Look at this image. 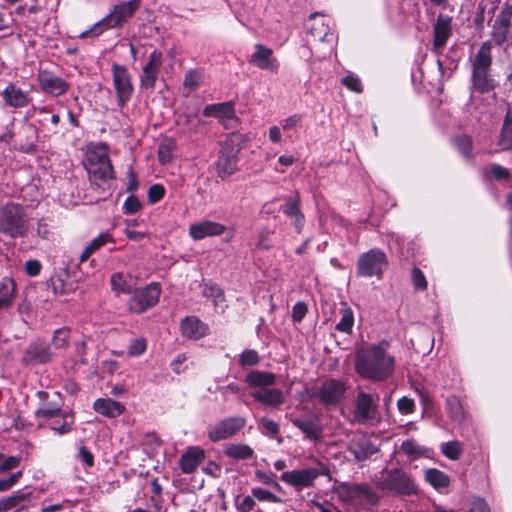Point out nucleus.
I'll use <instances>...</instances> for the list:
<instances>
[{
  "mask_svg": "<svg viewBox=\"0 0 512 512\" xmlns=\"http://www.w3.org/2000/svg\"><path fill=\"white\" fill-rule=\"evenodd\" d=\"M386 341L370 344L357 350L355 370L365 379L383 381L394 371L395 359L388 352Z\"/></svg>",
  "mask_w": 512,
  "mask_h": 512,
  "instance_id": "obj_1",
  "label": "nucleus"
},
{
  "mask_svg": "<svg viewBox=\"0 0 512 512\" xmlns=\"http://www.w3.org/2000/svg\"><path fill=\"white\" fill-rule=\"evenodd\" d=\"M472 72V87L479 93H489L497 86V81L491 74L492 70V44L485 41L473 58L470 59Z\"/></svg>",
  "mask_w": 512,
  "mask_h": 512,
  "instance_id": "obj_2",
  "label": "nucleus"
},
{
  "mask_svg": "<svg viewBox=\"0 0 512 512\" xmlns=\"http://www.w3.org/2000/svg\"><path fill=\"white\" fill-rule=\"evenodd\" d=\"M141 1L129 0L114 5L108 15L96 22L90 29L83 31L79 38H97L106 30L122 27L140 8Z\"/></svg>",
  "mask_w": 512,
  "mask_h": 512,
  "instance_id": "obj_3",
  "label": "nucleus"
},
{
  "mask_svg": "<svg viewBox=\"0 0 512 512\" xmlns=\"http://www.w3.org/2000/svg\"><path fill=\"white\" fill-rule=\"evenodd\" d=\"M29 230L25 208L18 203L8 202L0 207V233L10 238H22Z\"/></svg>",
  "mask_w": 512,
  "mask_h": 512,
  "instance_id": "obj_4",
  "label": "nucleus"
},
{
  "mask_svg": "<svg viewBox=\"0 0 512 512\" xmlns=\"http://www.w3.org/2000/svg\"><path fill=\"white\" fill-rule=\"evenodd\" d=\"M329 473L327 466L318 462L314 467L283 472L280 479L288 485L294 487L297 491L312 487L319 476H325Z\"/></svg>",
  "mask_w": 512,
  "mask_h": 512,
  "instance_id": "obj_5",
  "label": "nucleus"
},
{
  "mask_svg": "<svg viewBox=\"0 0 512 512\" xmlns=\"http://www.w3.org/2000/svg\"><path fill=\"white\" fill-rule=\"evenodd\" d=\"M352 415V422L355 424L365 425L374 422L378 417V397L359 391L355 398Z\"/></svg>",
  "mask_w": 512,
  "mask_h": 512,
  "instance_id": "obj_6",
  "label": "nucleus"
},
{
  "mask_svg": "<svg viewBox=\"0 0 512 512\" xmlns=\"http://www.w3.org/2000/svg\"><path fill=\"white\" fill-rule=\"evenodd\" d=\"M387 266L386 254L382 250L374 248L359 256L357 274L362 277H380Z\"/></svg>",
  "mask_w": 512,
  "mask_h": 512,
  "instance_id": "obj_7",
  "label": "nucleus"
},
{
  "mask_svg": "<svg viewBox=\"0 0 512 512\" xmlns=\"http://www.w3.org/2000/svg\"><path fill=\"white\" fill-rule=\"evenodd\" d=\"M381 489L398 494L409 495L415 491V484L410 477L400 469L383 470L379 477Z\"/></svg>",
  "mask_w": 512,
  "mask_h": 512,
  "instance_id": "obj_8",
  "label": "nucleus"
},
{
  "mask_svg": "<svg viewBox=\"0 0 512 512\" xmlns=\"http://www.w3.org/2000/svg\"><path fill=\"white\" fill-rule=\"evenodd\" d=\"M491 42L502 46L504 43L512 40V4L506 2L501 7L491 27Z\"/></svg>",
  "mask_w": 512,
  "mask_h": 512,
  "instance_id": "obj_9",
  "label": "nucleus"
},
{
  "mask_svg": "<svg viewBox=\"0 0 512 512\" xmlns=\"http://www.w3.org/2000/svg\"><path fill=\"white\" fill-rule=\"evenodd\" d=\"M160 293V285L155 282L142 289L133 291L132 296L128 300L129 310L138 314L143 313L158 303Z\"/></svg>",
  "mask_w": 512,
  "mask_h": 512,
  "instance_id": "obj_10",
  "label": "nucleus"
},
{
  "mask_svg": "<svg viewBox=\"0 0 512 512\" xmlns=\"http://www.w3.org/2000/svg\"><path fill=\"white\" fill-rule=\"evenodd\" d=\"M347 384L345 381L330 378L322 382L316 397L324 406H338L343 401L347 392Z\"/></svg>",
  "mask_w": 512,
  "mask_h": 512,
  "instance_id": "obj_11",
  "label": "nucleus"
},
{
  "mask_svg": "<svg viewBox=\"0 0 512 512\" xmlns=\"http://www.w3.org/2000/svg\"><path fill=\"white\" fill-rule=\"evenodd\" d=\"M112 76L117 103L120 107H124L131 100L134 91L130 74L125 66L114 64Z\"/></svg>",
  "mask_w": 512,
  "mask_h": 512,
  "instance_id": "obj_12",
  "label": "nucleus"
},
{
  "mask_svg": "<svg viewBox=\"0 0 512 512\" xmlns=\"http://www.w3.org/2000/svg\"><path fill=\"white\" fill-rule=\"evenodd\" d=\"M245 426V419L239 416L223 419L208 429V438L219 442L233 437Z\"/></svg>",
  "mask_w": 512,
  "mask_h": 512,
  "instance_id": "obj_13",
  "label": "nucleus"
},
{
  "mask_svg": "<svg viewBox=\"0 0 512 512\" xmlns=\"http://www.w3.org/2000/svg\"><path fill=\"white\" fill-rule=\"evenodd\" d=\"M37 80L42 92L53 97L64 95L70 89L65 79L49 70H39Z\"/></svg>",
  "mask_w": 512,
  "mask_h": 512,
  "instance_id": "obj_14",
  "label": "nucleus"
},
{
  "mask_svg": "<svg viewBox=\"0 0 512 512\" xmlns=\"http://www.w3.org/2000/svg\"><path fill=\"white\" fill-rule=\"evenodd\" d=\"M254 49L255 51L250 55L248 62L261 70L278 73L280 63L274 56L273 50L260 43L255 44Z\"/></svg>",
  "mask_w": 512,
  "mask_h": 512,
  "instance_id": "obj_15",
  "label": "nucleus"
},
{
  "mask_svg": "<svg viewBox=\"0 0 512 512\" xmlns=\"http://www.w3.org/2000/svg\"><path fill=\"white\" fill-rule=\"evenodd\" d=\"M452 35V18L447 15L439 14L433 25V43L432 52L440 55L448 39Z\"/></svg>",
  "mask_w": 512,
  "mask_h": 512,
  "instance_id": "obj_16",
  "label": "nucleus"
},
{
  "mask_svg": "<svg viewBox=\"0 0 512 512\" xmlns=\"http://www.w3.org/2000/svg\"><path fill=\"white\" fill-rule=\"evenodd\" d=\"M311 24L308 26V34L315 42L327 43L332 49L335 42V34L331 30L329 21L318 14L310 16Z\"/></svg>",
  "mask_w": 512,
  "mask_h": 512,
  "instance_id": "obj_17",
  "label": "nucleus"
},
{
  "mask_svg": "<svg viewBox=\"0 0 512 512\" xmlns=\"http://www.w3.org/2000/svg\"><path fill=\"white\" fill-rule=\"evenodd\" d=\"M163 62V55L160 51L154 50L150 53L147 63L140 74V87L153 90L156 85L158 74Z\"/></svg>",
  "mask_w": 512,
  "mask_h": 512,
  "instance_id": "obj_18",
  "label": "nucleus"
},
{
  "mask_svg": "<svg viewBox=\"0 0 512 512\" xmlns=\"http://www.w3.org/2000/svg\"><path fill=\"white\" fill-rule=\"evenodd\" d=\"M33 506L32 492L20 489L0 499V512H23Z\"/></svg>",
  "mask_w": 512,
  "mask_h": 512,
  "instance_id": "obj_19",
  "label": "nucleus"
},
{
  "mask_svg": "<svg viewBox=\"0 0 512 512\" xmlns=\"http://www.w3.org/2000/svg\"><path fill=\"white\" fill-rule=\"evenodd\" d=\"M237 152L233 145L228 143L222 145L215 163L217 174L222 179L231 176L237 170Z\"/></svg>",
  "mask_w": 512,
  "mask_h": 512,
  "instance_id": "obj_20",
  "label": "nucleus"
},
{
  "mask_svg": "<svg viewBox=\"0 0 512 512\" xmlns=\"http://www.w3.org/2000/svg\"><path fill=\"white\" fill-rule=\"evenodd\" d=\"M1 96L4 105L15 110L25 108L32 102L29 92L21 89L13 82L8 83L1 92Z\"/></svg>",
  "mask_w": 512,
  "mask_h": 512,
  "instance_id": "obj_21",
  "label": "nucleus"
},
{
  "mask_svg": "<svg viewBox=\"0 0 512 512\" xmlns=\"http://www.w3.org/2000/svg\"><path fill=\"white\" fill-rule=\"evenodd\" d=\"M347 449L357 462L365 461L379 451L378 446L366 435L351 439Z\"/></svg>",
  "mask_w": 512,
  "mask_h": 512,
  "instance_id": "obj_22",
  "label": "nucleus"
},
{
  "mask_svg": "<svg viewBox=\"0 0 512 512\" xmlns=\"http://www.w3.org/2000/svg\"><path fill=\"white\" fill-rule=\"evenodd\" d=\"M52 356L50 346L42 340H36L28 345L23 354L22 362L26 365L46 364L51 361Z\"/></svg>",
  "mask_w": 512,
  "mask_h": 512,
  "instance_id": "obj_23",
  "label": "nucleus"
},
{
  "mask_svg": "<svg viewBox=\"0 0 512 512\" xmlns=\"http://www.w3.org/2000/svg\"><path fill=\"white\" fill-rule=\"evenodd\" d=\"M251 396L256 402L275 410H279L286 400L285 394L281 389L271 388V386L254 390Z\"/></svg>",
  "mask_w": 512,
  "mask_h": 512,
  "instance_id": "obj_24",
  "label": "nucleus"
},
{
  "mask_svg": "<svg viewBox=\"0 0 512 512\" xmlns=\"http://www.w3.org/2000/svg\"><path fill=\"white\" fill-rule=\"evenodd\" d=\"M225 231V225L210 220L194 223L189 227V235L194 240H202L206 237L219 236Z\"/></svg>",
  "mask_w": 512,
  "mask_h": 512,
  "instance_id": "obj_25",
  "label": "nucleus"
},
{
  "mask_svg": "<svg viewBox=\"0 0 512 512\" xmlns=\"http://www.w3.org/2000/svg\"><path fill=\"white\" fill-rule=\"evenodd\" d=\"M281 211L292 220L296 232L301 233L305 224V217L300 210L298 196L287 197L285 203L281 206Z\"/></svg>",
  "mask_w": 512,
  "mask_h": 512,
  "instance_id": "obj_26",
  "label": "nucleus"
},
{
  "mask_svg": "<svg viewBox=\"0 0 512 512\" xmlns=\"http://www.w3.org/2000/svg\"><path fill=\"white\" fill-rule=\"evenodd\" d=\"M203 115L206 117H214L220 123L231 120L235 117L234 104L230 101L217 104L206 105L203 109Z\"/></svg>",
  "mask_w": 512,
  "mask_h": 512,
  "instance_id": "obj_27",
  "label": "nucleus"
},
{
  "mask_svg": "<svg viewBox=\"0 0 512 512\" xmlns=\"http://www.w3.org/2000/svg\"><path fill=\"white\" fill-rule=\"evenodd\" d=\"M93 409L96 413L104 417L116 418L124 413L125 406L110 398H98L93 403Z\"/></svg>",
  "mask_w": 512,
  "mask_h": 512,
  "instance_id": "obj_28",
  "label": "nucleus"
},
{
  "mask_svg": "<svg viewBox=\"0 0 512 512\" xmlns=\"http://www.w3.org/2000/svg\"><path fill=\"white\" fill-rule=\"evenodd\" d=\"M204 451L198 447L189 448L179 460V467L184 474L193 473L204 460Z\"/></svg>",
  "mask_w": 512,
  "mask_h": 512,
  "instance_id": "obj_29",
  "label": "nucleus"
},
{
  "mask_svg": "<svg viewBox=\"0 0 512 512\" xmlns=\"http://www.w3.org/2000/svg\"><path fill=\"white\" fill-rule=\"evenodd\" d=\"M371 490L360 484L342 483L339 487V496L344 502H353L358 498H370Z\"/></svg>",
  "mask_w": 512,
  "mask_h": 512,
  "instance_id": "obj_30",
  "label": "nucleus"
},
{
  "mask_svg": "<svg viewBox=\"0 0 512 512\" xmlns=\"http://www.w3.org/2000/svg\"><path fill=\"white\" fill-rule=\"evenodd\" d=\"M245 383L250 388L264 389L276 383V375L269 371L252 370L247 373Z\"/></svg>",
  "mask_w": 512,
  "mask_h": 512,
  "instance_id": "obj_31",
  "label": "nucleus"
},
{
  "mask_svg": "<svg viewBox=\"0 0 512 512\" xmlns=\"http://www.w3.org/2000/svg\"><path fill=\"white\" fill-rule=\"evenodd\" d=\"M208 327L196 317H186L181 322V332L185 337L200 339L207 334Z\"/></svg>",
  "mask_w": 512,
  "mask_h": 512,
  "instance_id": "obj_32",
  "label": "nucleus"
},
{
  "mask_svg": "<svg viewBox=\"0 0 512 512\" xmlns=\"http://www.w3.org/2000/svg\"><path fill=\"white\" fill-rule=\"evenodd\" d=\"M446 411L450 420L461 426L466 420V412L461 399L458 396L451 395L446 398Z\"/></svg>",
  "mask_w": 512,
  "mask_h": 512,
  "instance_id": "obj_33",
  "label": "nucleus"
},
{
  "mask_svg": "<svg viewBox=\"0 0 512 512\" xmlns=\"http://www.w3.org/2000/svg\"><path fill=\"white\" fill-rule=\"evenodd\" d=\"M16 283L12 278L4 277L0 281V310L9 309L16 298Z\"/></svg>",
  "mask_w": 512,
  "mask_h": 512,
  "instance_id": "obj_34",
  "label": "nucleus"
},
{
  "mask_svg": "<svg viewBox=\"0 0 512 512\" xmlns=\"http://www.w3.org/2000/svg\"><path fill=\"white\" fill-rule=\"evenodd\" d=\"M497 145L503 151L512 150V109L509 104L507 105V111L503 119Z\"/></svg>",
  "mask_w": 512,
  "mask_h": 512,
  "instance_id": "obj_35",
  "label": "nucleus"
},
{
  "mask_svg": "<svg viewBox=\"0 0 512 512\" xmlns=\"http://www.w3.org/2000/svg\"><path fill=\"white\" fill-rule=\"evenodd\" d=\"M292 423L302 431L306 438L316 440L321 434V427L316 418L300 417L292 420Z\"/></svg>",
  "mask_w": 512,
  "mask_h": 512,
  "instance_id": "obj_36",
  "label": "nucleus"
},
{
  "mask_svg": "<svg viewBox=\"0 0 512 512\" xmlns=\"http://www.w3.org/2000/svg\"><path fill=\"white\" fill-rule=\"evenodd\" d=\"M91 180L106 181L114 178V170L110 158H104V162L95 166H87Z\"/></svg>",
  "mask_w": 512,
  "mask_h": 512,
  "instance_id": "obj_37",
  "label": "nucleus"
},
{
  "mask_svg": "<svg viewBox=\"0 0 512 512\" xmlns=\"http://www.w3.org/2000/svg\"><path fill=\"white\" fill-rule=\"evenodd\" d=\"M424 478L437 491H442L450 485V477L436 468L425 470Z\"/></svg>",
  "mask_w": 512,
  "mask_h": 512,
  "instance_id": "obj_38",
  "label": "nucleus"
},
{
  "mask_svg": "<svg viewBox=\"0 0 512 512\" xmlns=\"http://www.w3.org/2000/svg\"><path fill=\"white\" fill-rule=\"evenodd\" d=\"M224 454L234 460H248L254 456V450L247 444L231 443L225 447Z\"/></svg>",
  "mask_w": 512,
  "mask_h": 512,
  "instance_id": "obj_39",
  "label": "nucleus"
},
{
  "mask_svg": "<svg viewBox=\"0 0 512 512\" xmlns=\"http://www.w3.org/2000/svg\"><path fill=\"white\" fill-rule=\"evenodd\" d=\"M67 411H63L61 406L54 403H43L35 411V417L41 420H50L54 418L66 417Z\"/></svg>",
  "mask_w": 512,
  "mask_h": 512,
  "instance_id": "obj_40",
  "label": "nucleus"
},
{
  "mask_svg": "<svg viewBox=\"0 0 512 512\" xmlns=\"http://www.w3.org/2000/svg\"><path fill=\"white\" fill-rule=\"evenodd\" d=\"M128 278L129 277L122 272L112 274L110 279L112 290L117 293H133L132 285Z\"/></svg>",
  "mask_w": 512,
  "mask_h": 512,
  "instance_id": "obj_41",
  "label": "nucleus"
},
{
  "mask_svg": "<svg viewBox=\"0 0 512 512\" xmlns=\"http://www.w3.org/2000/svg\"><path fill=\"white\" fill-rule=\"evenodd\" d=\"M260 432L269 438H275L280 433V426L272 419L263 416L257 420Z\"/></svg>",
  "mask_w": 512,
  "mask_h": 512,
  "instance_id": "obj_42",
  "label": "nucleus"
},
{
  "mask_svg": "<svg viewBox=\"0 0 512 512\" xmlns=\"http://www.w3.org/2000/svg\"><path fill=\"white\" fill-rule=\"evenodd\" d=\"M341 319L337 323L335 329L337 331L350 334L354 325V313L351 308L343 307L340 310Z\"/></svg>",
  "mask_w": 512,
  "mask_h": 512,
  "instance_id": "obj_43",
  "label": "nucleus"
},
{
  "mask_svg": "<svg viewBox=\"0 0 512 512\" xmlns=\"http://www.w3.org/2000/svg\"><path fill=\"white\" fill-rule=\"evenodd\" d=\"M48 287L56 296L68 295L73 291V285L66 284L61 275L52 276L48 281Z\"/></svg>",
  "mask_w": 512,
  "mask_h": 512,
  "instance_id": "obj_44",
  "label": "nucleus"
},
{
  "mask_svg": "<svg viewBox=\"0 0 512 512\" xmlns=\"http://www.w3.org/2000/svg\"><path fill=\"white\" fill-rule=\"evenodd\" d=\"M440 450L446 458L455 461L460 458L463 452V447L461 442L453 440L442 443L440 445Z\"/></svg>",
  "mask_w": 512,
  "mask_h": 512,
  "instance_id": "obj_45",
  "label": "nucleus"
},
{
  "mask_svg": "<svg viewBox=\"0 0 512 512\" xmlns=\"http://www.w3.org/2000/svg\"><path fill=\"white\" fill-rule=\"evenodd\" d=\"M453 144L459 153L466 159H471L472 155V139L467 135H459L453 138Z\"/></svg>",
  "mask_w": 512,
  "mask_h": 512,
  "instance_id": "obj_46",
  "label": "nucleus"
},
{
  "mask_svg": "<svg viewBox=\"0 0 512 512\" xmlns=\"http://www.w3.org/2000/svg\"><path fill=\"white\" fill-rule=\"evenodd\" d=\"M261 358L254 349H245L239 355L238 363L242 368L253 367L260 363Z\"/></svg>",
  "mask_w": 512,
  "mask_h": 512,
  "instance_id": "obj_47",
  "label": "nucleus"
},
{
  "mask_svg": "<svg viewBox=\"0 0 512 512\" xmlns=\"http://www.w3.org/2000/svg\"><path fill=\"white\" fill-rule=\"evenodd\" d=\"M252 496L260 501V502H270V503H281L282 499L278 497L276 494L261 488V487H254L251 489Z\"/></svg>",
  "mask_w": 512,
  "mask_h": 512,
  "instance_id": "obj_48",
  "label": "nucleus"
},
{
  "mask_svg": "<svg viewBox=\"0 0 512 512\" xmlns=\"http://www.w3.org/2000/svg\"><path fill=\"white\" fill-rule=\"evenodd\" d=\"M70 338V330L67 328H59L54 332L51 346L54 349H62L68 345Z\"/></svg>",
  "mask_w": 512,
  "mask_h": 512,
  "instance_id": "obj_49",
  "label": "nucleus"
},
{
  "mask_svg": "<svg viewBox=\"0 0 512 512\" xmlns=\"http://www.w3.org/2000/svg\"><path fill=\"white\" fill-rule=\"evenodd\" d=\"M62 419V423L57 425L53 423L50 428L58 435L68 434L72 430V426L74 424V417L71 413H67L66 417H60Z\"/></svg>",
  "mask_w": 512,
  "mask_h": 512,
  "instance_id": "obj_50",
  "label": "nucleus"
},
{
  "mask_svg": "<svg viewBox=\"0 0 512 512\" xmlns=\"http://www.w3.org/2000/svg\"><path fill=\"white\" fill-rule=\"evenodd\" d=\"M104 158H109L104 147L90 150L87 155V166L102 164V162H104Z\"/></svg>",
  "mask_w": 512,
  "mask_h": 512,
  "instance_id": "obj_51",
  "label": "nucleus"
},
{
  "mask_svg": "<svg viewBox=\"0 0 512 512\" xmlns=\"http://www.w3.org/2000/svg\"><path fill=\"white\" fill-rule=\"evenodd\" d=\"M113 242L112 236L108 232H102L97 237H95L89 244L86 246L92 253H95L101 247H103L106 243Z\"/></svg>",
  "mask_w": 512,
  "mask_h": 512,
  "instance_id": "obj_52",
  "label": "nucleus"
},
{
  "mask_svg": "<svg viewBox=\"0 0 512 512\" xmlns=\"http://www.w3.org/2000/svg\"><path fill=\"white\" fill-rule=\"evenodd\" d=\"M256 505L255 498L251 495L244 496L240 498L238 496L235 499V507L238 512H251Z\"/></svg>",
  "mask_w": 512,
  "mask_h": 512,
  "instance_id": "obj_53",
  "label": "nucleus"
},
{
  "mask_svg": "<svg viewBox=\"0 0 512 512\" xmlns=\"http://www.w3.org/2000/svg\"><path fill=\"white\" fill-rule=\"evenodd\" d=\"M342 84L349 90L355 93H361L363 91V86L360 78L352 73L347 74L342 79Z\"/></svg>",
  "mask_w": 512,
  "mask_h": 512,
  "instance_id": "obj_54",
  "label": "nucleus"
},
{
  "mask_svg": "<svg viewBox=\"0 0 512 512\" xmlns=\"http://www.w3.org/2000/svg\"><path fill=\"white\" fill-rule=\"evenodd\" d=\"M202 293L205 297L213 299L215 305L224 299L223 291L218 285H205Z\"/></svg>",
  "mask_w": 512,
  "mask_h": 512,
  "instance_id": "obj_55",
  "label": "nucleus"
},
{
  "mask_svg": "<svg viewBox=\"0 0 512 512\" xmlns=\"http://www.w3.org/2000/svg\"><path fill=\"white\" fill-rule=\"evenodd\" d=\"M488 173L491 177L498 181L508 180L511 178L510 171L499 164H492Z\"/></svg>",
  "mask_w": 512,
  "mask_h": 512,
  "instance_id": "obj_56",
  "label": "nucleus"
},
{
  "mask_svg": "<svg viewBox=\"0 0 512 512\" xmlns=\"http://www.w3.org/2000/svg\"><path fill=\"white\" fill-rule=\"evenodd\" d=\"M146 348L147 342L145 338H135L129 344L128 354L130 356H139L145 352Z\"/></svg>",
  "mask_w": 512,
  "mask_h": 512,
  "instance_id": "obj_57",
  "label": "nucleus"
},
{
  "mask_svg": "<svg viewBox=\"0 0 512 512\" xmlns=\"http://www.w3.org/2000/svg\"><path fill=\"white\" fill-rule=\"evenodd\" d=\"M22 471H17L7 478L0 479V492H5L11 489L22 477Z\"/></svg>",
  "mask_w": 512,
  "mask_h": 512,
  "instance_id": "obj_58",
  "label": "nucleus"
},
{
  "mask_svg": "<svg viewBox=\"0 0 512 512\" xmlns=\"http://www.w3.org/2000/svg\"><path fill=\"white\" fill-rule=\"evenodd\" d=\"M140 209H141V202L139 201V199L136 196L131 195V196L127 197V199L125 200L124 205H123V210H124L125 214H134V213L138 212Z\"/></svg>",
  "mask_w": 512,
  "mask_h": 512,
  "instance_id": "obj_59",
  "label": "nucleus"
},
{
  "mask_svg": "<svg viewBox=\"0 0 512 512\" xmlns=\"http://www.w3.org/2000/svg\"><path fill=\"white\" fill-rule=\"evenodd\" d=\"M412 281L417 290H425L427 288L426 278L423 272L417 267L412 269Z\"/></svg>",
  "mask_w": 512,
  "mask_h": 512,
  "instance_id": "obj_60",
  "label": "nucleus"
},
{
  "mask_svg": "<svg viewBox=\"0 0 512 512\" xmlns=\"http://www.w3.org/2000/svg\"><path fill=\"white\" fill-rule=\"evenodd\" d=\"M398 410L401 414H411L415 410V402L409 397H402L397 402Z\"/></svg>",
  "mask_w": 512,
  "mask_h": 512,
  "instance_id": "obj_61",
  "label": "nucleus"
},
{
  "mask_svg": "<svg viewBox=\"0 0 512 512\" xmlns=\"http://www.w3.org/2000/svg\"><path fill=\"white\" fill-rule=\"evenodd\" d=\"M165 194V188L161 184H154L148 190V200L150 203L160 201Z\"/></svg>",
  "mask_w": 512,
  "mask_h": 512,
  "instance_id": "obj_62",
  "label": "nucleus"
},
{
  "mask_svg": "<svg viewBox=\"0 0 512 512\" xmlns=\"http://www.w3.org/2000/svg\"><path fill=\"white\" fill-rule=\"evenodd\" d=\"M308 311L304 302H297L292 308V319L295 323H300L306 316Z\"/></svg>",
  "mask_w": 512,
  "mask_h": 512,
  "instance_id": "obj_63",
  "label": "nucleus"
},
{
  "mask_svg": "<svg viewBox=\"0 0 512 512\" xmlns=\"http://www.w3.org/2000/svg\"><path fill=\"white\" fill-rule=\"evenodd\" d=\"M468 512H491L487 502L480 497L471 500Z\"/></svg>",
  "mask_w": 512,
  "mask_h": 512,
  "instance_id": "obj_64",
  "label": "nucleus"
}]
</instances>
